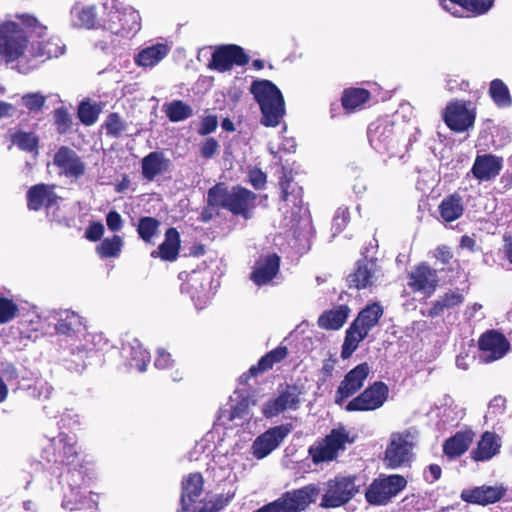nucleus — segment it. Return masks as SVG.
<instances>
[{
	"mask_svg": "<svg viewBox=\"0 0 512 512\" xmlns=\"http://www.w3.org/2000/svg\"><path fill=\"white\" fill-rule=\"evenodd\" d=\"M55 123L58 126L59 132H65L70 126V118L67 111L63 108H59L54 113Z\"/></svg>",
	"mask_w": 512,
	"mask_h": 512,
	"instance_id": "obj_55",
	"label": "nucleus"
},
{
	"mask_svg": "<svg viewBox=\"0 0 512 512\" xmlns=\"http://www.w3.org/2000/svg\"><path fill=\"white\" fill-rule=\"evenodd\" d=\"M349 221V211L346 207H340L337 209L336 214L333 218V226L335 233H339L346 226Z\"/></svg>",
	"mask_w": 512,
	"mask_h": 512,
	"instance_id": "obj_52",
	"label": "nucleus"
},
{
	"mask_svg": "<svg viewBox=\"0 0 512 512\" xmlns=\"http://www.w3.org/2000/svg\"><path fill=\"white\" fill-rule=\"evenodd\" d=\"M47 27L29 14H16L0 23V65H12L27 74L37 68L31 63L32 41L46 35Z\"/></svg>",
	"mask_w": 512,
	"mask_h": 512,
	"instance_id": "obj_2",
	"label": "nucleus"
},
{
	"mask_svg": "<svg viewBox=\"0 0 512 512\" xmlns=\"http://www.w3.org/2000/svg\"><path fill=\"white\" fill-rule=\"evenodd\" d=\"M163 110L172 122H180L192 116L191 107L180 100L165 104Z\"/></svg>",
	"mask_w": 512,
	"mask_h": 512,
	"instance_id": "obj_44",
	"label": "nucleus"
},
{
	"mask_svg": "<svg viewBox=\"0 0 512 512\" xmlns=\"http://www.w3.org/2000/svg\"><path fill=\"white\" fill-rule=\"evenodd\" d=\"M505 489L502 486H480L473 489H466L461 492V498L465 502L488 505L497 502L502 498Z\"/></svg>",
	"mask_w": 512,
	"mask_h": 512,
	"instance_id": "obj_23",
	"label": "nucleus"
},
{
	"mask_svg": "<svg viewBox=\"0 0 512 512\" xmlns=\"http://www.w3.org/2000/svg\"><path fill=\"white\" fill-rule=\"evenodd\" d=\"M279 266L280 258L276 254L262 256L255 263L251 280L257 286L266 285L276 276Z\"/></svg>",
	"mask_w": 512,
	"mask_h": 512,
	"instance_id": "obj_21",
	"label": "nucleus"
},
{
	"mask_svg": "<svg viewBox=\"0 0 512 512\" xmlns=\"http://www.w3.org/2000/svg\"><path fill=\"white\" fill-rule=\"evenodd\" d=\"M464 297L459 291H449L441 296L430 308L428 316H440L445 310L452 309L463 303Z\"/></svg>",
	"mask_w": 512,
	"mask_h": 512,
	"instance_id": "obj_38",
	"label": "nucleus"
},
{
	"mask_svg": "<svg viewBox=\"0 0 512 512\" xmlns=\"http://www.w3.org/2000/svg\"><path fill=\"white\" fill-rule=\"evenodd\" d=\"M107 134L118 137L126 130V124L117 113L108 116L105 123Z\"/></svg>",
	"mask_w": 512,
	"mask_h": 512,
	"instance_id": "obj_51",
	"label": "nucleus"
},
{
	"mask_svg": "<svg viewBox=\"0 0 512 512\" xmlns=\"http://www.w3.org/2000/svg\"><path fill=\"white\" fill-rule=\"evenodd\" d=\"M218 126L217 117L214 115H208L204 117L201 121V125L199 128V134L207 135L216 130Z\"/></svg>",
	"mask_w": 512,
	"mask_h": 512,
	"instance_id": "obj_56",
	"label": "nucleus"
},
{
	"mask_svg": "<svg viewBox=\"0 0 512 512\" xmlns=\"http://www.w3.org/2000/svg\"><path fill=\"white\" fill-rule=\"evenodd\" d=\"M438 210L444 222H453L459 219L464 212L462 197L454 194L444 198Z\"/></svg>",
	"mask_w": 512,
	"mask_h": 512,
	"instance_id": "obj_36",
	"label": "nucleus"
},
{
	"mask_svg": "<svg viewBox=\"0 0 512 512\" xmlns=\"http://www.w3.org/2000/svg\"><path fill=\"white\" fill-rule=\"evenodd\" d=\"M11 141L17 145L21 150L33 152L37 148L38 139L30 132H16L11 136Z\"/></svg>",
	"mask_w": 512,
	"mask_h": 512,
	"instance_id": "obj_47",
	"label": "nucleus"
},
{
	"mask_svg": "<svg viewBox=\"0 0 512 512\" xmlns=\"http://www.w3.org/2000/svg\"><path fill=\"white\" fill-rule=\"evenodd\" d=\"M71 23L74 27L91 29L97 24V12L94 5L76 3L71 8Z\"/></svg>",
	"mask_w": 512,
	"mask_h": 512,
	"instance_id": "obj_33",
	"label": "nucleus"
},
{
	"mask_svg": "<svg viewBox=\"0 0 512 512\" xmlns=\"http://www.w3.org/2000/svg\"><path fill=\"white\" fill-rule=\"evenodd\" d=\"M381 276L382 273L377 262L365 258L357 262L356 268L353 273L349 274L347 282L350 287L365 289L376 284Z\"/></svg>",
	"mask_w": 512,
	"mask_h": 512,
	"instance_id": "obj_13",
	"label": "nucleus"
},
{
	"mask_svg": "<svg viewBox=\"0 0 512 512\" xmlns=\"http://www.w3.org/2000/svg\"><path fill=\"white\" fill-rule=\"evenodd\" d=\"M54 164L67 177H79L85 171V165L78 155L70 148L62 147L54 156Z\"/></svg>",
	"mask_w": 512,
	"mask_h": 512,
	"instance_id": "obj_22",
	"label": "nucleus"
},
{
	"mask_svg": "<svg viewBox=\"0 0 512 512\" xmlns=\"http://www.w3.org/2000/svg\"><path fill=\"white\" fill-rule=\"evenodd\" d=\"M123 247V240L118 235L107 237L96 247V251L101 258H117Z\"/></svg>",
	"mask_w": 512,
	"mask_h": 512,
	"instance_id": "obj_43",
	"label": "nucleus"
},
{
	"mask_svg": "<svg viewBox=\"0 0 512 512\" xmlns=\"http://www.w3.org/2000/svg\"><path fill=\"white\" fill-rule=\"evenodd\" d=\"M172 358L170 353L164 349L157 350V357L155 359V366L159 369H167L172 365Z\"/></svg>",
	"mask_w": 512,
	"mask_h": 512,
	"instance_id": "obj_59",
	"label": "nucleus"
},
{
	"mask_svg": "<svg viewBox=\"0 0 512 512\" xmlns=\"http://www.w3.org/2000/svg\"><path fill=\"white\" fill-rule=\"evenodd\" d=\"M388 397V387L382 382H375L359 396L351 400L347 411H372L380 408Z\"/></svg>",
	"mask_w": 512,
	"mask_h": 512,
	"instance_id": "obj_11",
	"label": "nucleus"
},
{
	"mask_svg": "<svg viewBox=\"0 0 512 512\" xmlns=\"http://www.w3.org/2000/svg\"><path fill=\"white\" fill-rule=\"evenodd\" d=\"M49 462L63 463L70 466L61 476L63 484L62 507L68 511L90 510L97 508L98 495L88 492L93 478V470L78 459L76 440L73 436L60 433L50 440L45 448Z\"/></svg>",
	"mask_w": 512,
	"mask_h": 512,
	"instance_id": "obj_1",
	"label": "nucleus"
},
{
	"mask_svg": "<svg viewBox=\"0 0 512 512\" xmlns=\"http://www.w3.org/2000/svg\"><path fill=\"white\" fill-rule=\"evenodd\" d=\"M100 109L97 105L89 102H82L78 109V116L82 123L92 125L98 118Z\"/></svg>",
	"mask_w": 512,
	"mask_h": 512,
	"instance_id": "obj_50",
	"label": "nucleus"
},
{
	"mask_svg": "<svg viewBox=\"0 0 512 512\" xmlns=\"http://www.w3.org/2000/svg\"><path fill=\"white\" fill-rule=\"evenodd\" d=\"M444 120L452 130L463 132L473 126L475 115L464 103L454 102L447 106Z\"/></svg>",
	"mask_w": 512,
	"mask_h": 512,
	"instance_id": "obj_20",
	"label": "nucleus"
},
{
	"mask_svg": "<svg viewBox=\"0 0 512 512\" xmlns=\"http://www.w3.org/2000/svg\"><path fill=\"white\" fill-rule=\"evenodd\" d=\"M51 316L58 321L55 329L60 334L73 335L80 333L84 328L82 318L73 311L52 312Z\"/></svg>",
	"mask_w": 512,
	"mask_h": 512,
	"instance_id": "obj_30",
	"label": "nucleus"
},
{
	"mask_svg": "<svg viewBox=\"0 0 512 512\" xmlns=\"http://www.w3.org/2000/svg\"><path fill=\"white\" fill-rule=\"evenodd\" d=\"M349 441L347 431L343 427L333 429L323 440L314 443L309 448V455L314 464L330 462L336 459L339 451L345 449Z\"/></svg>",
	"mask_w": 512,
	"mask_h": 512,
	"instance_id": "obj_9",
	"label": "nucleus"
},
{
	"mask_svg": "<svg viewBox=\"0 0 512 512\" xmlns=\"http://www.w3.org/2000/svg\"><path fill=\"white\" fill-rule=\"evenodd\" d=\"M27 197L29 209L35 211L42 207L51 208L57 204L59 199L54 192V186L46 184H38L31 187Z\"/></svg>",
	"mask_w": 512,
	"mask_h": 512,
	"instance_id": "obj_26",
	"label": "nucleus"
},
{
	"mask_svg": "<svg viewBox=\"0 0 512 512\" xmlns=\"http://www.w3.org/2000/svg\"><path fill=\"white\" fill-rule=\"evenodd\" d=\"M160 222L152 217H143L139 220L138 234L145 242H151L158 232Z\"/></svg>",
	"mask_w": 512,
	"mask_h": 512,
	"instance_id": "obj_46",
	"label": "nucleus"
},
{
	"mask_svg": "<svg viewBox=\"0 0 512 512\" xmlns=\"http://www.w3.org/2000/svg\"><path fill=\"white\" fill-rule=\"evenodd\" d=\"M368 331L363 329L357 323L353 322L346 332V337L342 347V357L348 358L357 349L359 343L368 335Z\"/></svg>",
	"mask_w": 512,
	"mask_h": 512,
	"instance_id": "obj_40",
	"label": "nucleus"
},
{
	"mask_svg": "<svg viewBox=\"0 0 512 512\" xmlns=\"http://www.w3.org/2000/svg\"><path fill=\"white\" fill-rule=\"evenodd\" d=\"M473 440V434L469 431L457 432L447 439L443 445L444 453L450 457H459L465 453Z\"/></svg>",
	"mask_w": 512,
	"mask_h": 512,
	"instance_id": "obj_35",
	"label": "nucleus"
},
{
	"mask_svg": "<svg viewBox=\"0 0 512 512\" xmlns=\"http://www.w3.org/2000/svg\"><path fill=\"white\" fill-rule=\"evenodd\" d=\"M502 159L491 155H479L472 167L473 175L480 181H489L497 177L502 169Z\"/></svg>",
	"mask_w": 512,
	"mask_h": 512,
	"instance_id": "obj_25",
	"label": "nucleus"
},
{
	"mask_svg": "<svg viewBox=\"0 0 512 512\" xmlns=\"http://www.w3.org/2000/svg\"><path fill=\"white\" fill-rule=\"evenodd\" d=\"M170 49L166 43L159 42L148 45L135 54L134 62L141 68H153L168 55Z\"/></svg>",
	"mask_w": 512,
	"mask_h": 512,
	"instance_id": "obj_24",
	"label": "nucleus"
},
{
	"mask_svg": "<svg viewBox=\"0 0 512 512\" xmlns=\"http://www.w3.org/2000/svg\"><path fill=\"white\" fill-rule=\"evenodd\" d=\"M18 311V305L12 299L0 296V324L12 321Z\"/></svg>",
	"mask_w": 512,
	"mask_h": 512,
	"instance_id": "obj_48",
	"label": "nucleus"
},
{
	"mask_svg": "<svg viewBox=\"0 0 512 512\" xmlns=\"http://www.w3.org/2000/svg\"><path fill=\"white\" fill-rule=\"evenodd\" d=\"M301 389L296 385H287L279 395L268 401L262 408L267 418L279 415L286 410H296L301 403Z\"/></svg>",
	"mask_w": 512,
	"mask_h": 512,
	"instance_id": "obj_12",
	"label": "nucleus"
},
{
	"mask_svg": "<svg viewBox=\"0 0 512 512\" xmlns=\"http://www.w3.org/2000/svg\"><path fill=\"white\" fill-rule=\"evenodd\" d=\"M370 94L362 88L346 89L342 96V105L347 112L361 109L369 100Z\"/></svg>",
	"mask_w": 512,
	"mask_h": 512,
	"instance_id": "obj_37",
	"label": "nucleus"
},
{
	"mask_svg": "<svg viewBox=\"0 0 512 512\" xmlns=\"http://www.w3.org/2000/svg\"><path fill=\"white\" fill-rule=\"evenodd\" d=\"M504 252L509 260L510 263H512V237L511 236H504Z\"/></svg>",
	"mask_w": 512,
	"mask_h": 512,
	"instance_id": "obj_63",
	"label": "nucleus"
},
{
	"mask_svg": "<svg viewBox=\"0 0 512 512\" xmlns=\"http://www.w3.org/2000/svg\"><path fill=\"white\" fill-rule=\"evenodd\" d=\"M169 159L165 158L162 152H151L142 161V175L145 179L152 181L157 175L168 169Z\"/></svg>",
	"mask_w": 512,
	"mask_h": 512,
	"instance_id": "obj_32",
	"label": "nucleus"
},
{
	"mask_svg": "<svg viewBox=\"0 0 512 512\" xmlns=\"http://www.w3.org/2000/svg\"><path fill=\"white\" fill-rule=\"evenodd\" d=\"M46 96L41 92L26 93L22 95L21 102L30 112H39L46 103Z\"/></svg>",
	"mask_w": 512,
	"mask_h": 512,
	"instance_id": "obj_49",
	"label": "nucleus"
},
{
	"mask_svg": "<svg viewBox=\"0 0 512 512\" xmlns=\"http://www.w3.org/2000/svg\"><path fill=\"white\" fill-rule=\"evenodd\" d=\"M256 194L242 187L226 188L222 184L215 185L208 191L207 202L210 206L224 208L234 215L245 219L252 216L255 208Z\"/></svg>",
	"mask_w": 512,
	"mask_h": 512,
	"instance_id": "obj_4",
	"label": "nucleus"
},
{
	"mask_svg": "<svg viewBox=\"0 0 512 512\" xmlns=\"http://www.w3.org/2000/svg\"><path fill=\"white\" fill-rule=\"evenodd\" d=\"M288 355V349L285 346H279L274 350L264 355L256 366H252L249 369V373L252 376L257 375L260 372L267 371L273 367L274 364L279 363L285 359Z\"/></svg>",
	"mask_w": 512,
	"mask_h": 512,
	"instance_id": "obj_39",
	"label": "nucleus"
},
{
	"mask_svg": "<svg viewBox=\"0 0 512 512\" xmlns=\"http://www.w3.org/2000/svg\"><path fill=\"white\" fill-rule=\"evenodd\" d=\"M350 309L346 305L337 306L325 311L318 318L319 327L327 330H337L346 322Z\"/></svg>",
	"mask_w": 512,
	"mask_h": 512,
	"instance_id": "obj_34",
	"label": "nucleus"
},
{
	"mask_svg": "<svg viewBox=\"0 0 512 512\" xmlns=\"http://www.w3.org/2000/svg\"><path fill=\"white\" fill-rule=\"evenodd\" d=\"M122 350L130 367H134L140 372L146 370L147 364L150 361V354L143 348L138 339L134 338L125 343Z\"/></svg>",
	"mask_w": 512,
	"mask_h": 512,
	"instance_id": "obj_28",
	"label": "nucleus"
},
{
	"mask_svg": "<svg viewBox=\"0 0 512 512\" xmlns=\"http://www.w3.org/2000/svg\"><path fill=\"white\" fill-rule=\"evenodd\" d=\"M479 348L481 350V360L488 363L501 359L506 355L510 345L501 333L489 331L479 339Z\"/></svg>",
	"mask_w": 512,
	"mask_h": 512,
	"instance_id": "obj_15",
	"label": "nucleus"
},
{
	"mask_svg": "<svg viewBox=\"0 0 512 512\" xmlns=\"http://www.w3.org/2000/svg\"><path fill=\"white\" fill-rule=\"evenodd\" d=\"M218 142L214 138H208L205 140V142L201 145V155L204 158H211L216 151L218 150Z\"/></svg>",
	"mask_w": 512,
	"mask_h": 512,
	"instance_id": "obj_58",
	"label": "nucleus"
},
{
	"mask_svg": "<svg viewBox=\"0 0 512 512\" xmlns=\"http://www.w3.org/2000/svg\"><path fill=\"white\" fill-rule=\"evenodd\" d=\"M418 440L417 430L409 428L401 432H394L390 436L385 451V461L389 468L396 469L411 461L412 450Z\"/></svg>",
	"mask_w": 512,
	"mask_h": 512,
	"instance_id": "obj_5",
	"label": "nucleus"
},
{
	"mask_svg": "<svg viewBox=\"0 0 512 512\" xmlns=\"http://www.w3.org/2000/svg\"><path fill=\"white\" fill-rule=\"evenodd\" d=\"M249 181L256 189H261L266 183V175L259 169H253L249 172Z\"/></svg>",
	"mask_w": 512,
	"mask_h": 512,
	"instance_id": "obj_60",
	"label": "nucleus"
},
{
	"mask_svg": "<svg viewBox=\"0 0 512 512\" xmlns=\"http://www.w3.org/2000/svg\"><path fill=\"white\" fill-rule=\"evenodd\" d=\"M204 480L200 473H191L182 480L181 508L182 512L189 511L193 503L202 494Z\"/></svg>",
	"mask_w": 512,
	"mask_h": 512,
	"instance_id": "obj_27",
	"label": "nucleus"
},
{
	"mask_svg": "<svg viewBox=\"0 0 512 512\" xmlns=\"http://www.w3.org/2000/svg\"><path fill=\"white\" fill-rule=\"evenodd\" d=\"M406 486L407 480L401 475L379 477L369 485L365 497L368 503L383 506L388 504Z\"/></svg>",
	"mask_w": 512,
	"mask_h": 512,
	"instance_id": "obj_6",
	"label": "nucleus"
},
{
	"mask_svg": "<svg viewBox=\"0 0 512 512\" xmlns=\"http://www.w3.org/2000/svg\"><path fill=\"white\" fill-rule=\"evenodd\" d=\"M260 106L261 123L266 127H276L285 115V101L278 87L269 80H255L250 88Z\"/></svg>",
	"mask_w": 512,
	"mask_h": 512,
	"instance_id": "obj_3",
	"label": "nucleus"
},
{
	"mask_svg": "<svg viewBox=\"0 0 512 512\" xmlns=\"http://www.w3.org/2000/svg\"><path fill=\"white\" fill-rule=\"evenodd\" d=\"M254 404V401L251 400L250 398H241L236 405H233L231 407L229 419L231 421H249L252 417V414L250 412V406Z\"/></svg>",
	"mask_w": 512,
	"mask_h": 512,
	"instance_id": "obj_45",
	"label": "nucleus"
},
{
	"mask_svg": "<svg viewBox=\"0 0 512 512\" xmlns=\"http://www.w3.org/2000/svg\"><path fill=\"white\" fill-rule=\"evenodd\" d=\"M383 315V308L379 303H373L364 308L354 321L366 331H370Z\"/></svg>",
	"mask_w": 512,
	"mask_h": 512,
	"instance_id": "obj_41",
	"label": "nucleus"
},
{
	"mask_svg": "<svg viewBox=\"0 0 512 512\" xmlns=\"http://www.w3.org/2000/svg\"><path fill=\"white\" fill-rule=\"evenodd\" d=\"M249 61L243 49L236 45H226L217 48L210 63V68L219 72L230 70L234 65L242 66Z\"/></svg>",
	"mask_w": 512,
	"mask_h": 512,
	"instance_id": "obj_14",
	"label": "nucleus"
},
{
	"mask_svg": "<svg viewBox=\"0 0 512 512\" xmlns=\"http://www.w3.org/2000/svg\"><path fill=\"white\" fill-rule=\"evenodd\" d=\"M106 224L109 230L113 232L120 231L123 227V220L121 215L116 211H110L106 215Z\"/></svg>",
	"mask_w": 512,
	"mask_h": 512,
	"instance_id": "obj_57",
	"label": "nucleus"
},
{
	"mask_svg": "<svg viewBox=\"0 0 512 512\" xmlns=\"http://www.w3.org/2000/svg\"><path fill=\"white\" fill-rule=\"evenodd\" d=\"M42 38H32V56L31 63H36L37 65L40 62H44L45 60L51 59L53 57L57 58L64 54L65 45L59 38H50L46 41Z\"/></svg>",
	"mask_w": 512,
	"mask_h": 512,
	"instance_id": "obj_19",
	"label": "nucleus"
},
{
	"mask_svg": "<svg viewBox=\"0 0 512 512\" xmlns=\"http://www.w3.org/2000/svg\"><path fill=\"white\" fill-rule=\"evenodd\" d=\"M501 448L500 437L493 432L482 434L477 448L472 451V458L475 461H487L497 455Z\"/></svg>",
	"mask_w": 512,
	"mask_h": 512,
	"instance_id": "obj_29",
	"label": "nucleus"
},
{
	"mask_svg": "<svg viewBox=\"0 0 512 512\" xmlns=\"http://www.w3.org/2000/svg\"><path fill=\"white\" fill-rule=\"evenodd\" d=\"M180 249V235L175 228H169L165 239L157 250L151 252V257L161 258L164 261H175Z\"/></svg>",
	"mask_w": 512,
	"mask_h": 512,
	"instance_id": "obj_31",
	"label": "nucleus"
},
{
	"mask_svg": "<svg viewBox=\"0 0 512 512\" xmlns=\"http://www.w3.org/2000/svg\"><path fill=\"white\" fill-rule=\"evenodd\" d=\"M104 230V225L101 222H91L85 231V238L91 242L99 241Z\"/></svg>",
	"mask_w": 512,
	"mask_h": 512,
	"instance_id": "obj_53",
	"label": "nucleus"
},
{
	"mask_svg": "<svg viewBox=\"0 0 512 512\" xmlns=\"http://www.w3.org/2000/svg\"><path fill=\"white\" fill-rule=\"evenodd\" d=\"M281 185V189H282V195H281V198L284 202H293V204L295 205L296 207V210L297 212L293 211L292 212V215H291V219H290V223L292 225H294V223L297 222V213L301 211V207L297 205V196H293L294 199L291 200L290 199V194L288 192V188H289V183L288 182H281L280 183Z\"/></svg>",
	"mask_w": 512,
	"mask_h": 512,
	"instance_id": "obj_54",
	"label": "nucleus"
},
{
	"mask_svg": "<svg viewBox=\"0 0 512 512\" xmlns=\"http://www.w3.org/2000/svg\"><path fill=\"white\" fill-rule=\"evenodd\" d=\"M370 145L378 152L395 154L404 139H401L395 130L393 122L388 119H378L368 128Z\"/></svg>",
	"mask_w": 512,
	"mask_h": 512,
	"instance_id": "obj_7",
	"label": "nucleus"
},
{
	"mask_svg": "<svg viewBox=\"0 0 512 512\" xmlns=\"http://www.w3.org/2000/svg\"><path fill=\"white\" fill-rule=\"evenodd\" d=\"M230 499H231L230 496L218 494L208 501L210 503V506L213 508L214 512H219L224 507H226L228 505V503L230 502Z\"/></svg>",
	"mask_w": 512,
	"mask_h": 512,
	"instance_id": "obj_61",
	"label": "nucleus"
},
{
	"mask_svg": "<svg viewBox=\"0 0 512 512\" xmlns=\"http://www.w3.org/2000/svg\"><path fill=\"white\" fill-rule=\"evenodd\" d=\"M460 244L462 248L468 249L470 251H473L476 246L475 240L467 235L461 237Z\"/></svg>",
	"mask_w": 512,
	"mask_h": 512,
	"instance_id": "obj_64",
	"label": "nucleus"
},
{
	"mask_svg": "<svg viewBox=\"0 0 512 512\" xmlns=\"http://www.w3.org/2000/svg\"><path fill=\"white\" fill-rule=\"evenodd\" d=\"M291 433V426L278 425L269 428L259 435L252 444V454L256 459H263L277 449L284 439Z\"/></svg>",
	"mask_w": 512,
	"mask_h": 512,
	"instance_id": "obj_10",
	"label": "nucleus"
},
{
	"mask_svg": "<svg viewBox=\"0 0 512 512\" xmlns=\"http://www.w3.org/2000/svg\"><path fill=\"white\" fill-rule=\"evenodd\" d=\"M438 284L437 272L426 264L418 265L409 274L408 285L414 291L421 292L425 295H431Z\"/></svg>",
	"mask_w": 512,
	"mask_h": 512,
	"instance_id": "obj_17",
	"label": "nucleus"
},
{
	"mask_svg": "<svg viewBox=\"0 0 512 512\" xmlns=\"http://www.w3.org/2000/svg\"><path fill=\"white\" fill-rule=\"evenodd\" d=\"M104 27L113 34L127 38L133 37L141 29V17L133 7H123L107 14Z\"/></svg>",
	"mask_w": 512,
	"mask_h": 512,
	"instance_id": "obj_8",
	"label": "nucleus"
},
{
	"mask_svg": "<svg viewBox=\"0 0 512 512\" xmlns=\"http://www.w3.org/2000/svg\"><path fill=\"white\" fill-rule=\"evenodd\" d=\"M369 372L367 363H361L348 372L338 387L336 403L341 405L346 398L356 393L363 386Z\"/></svg>",
	"mask_w": 512,
	"mask_h": 512,
	"instance_id": "obj_16",
	"label": "nucleus"
},
{
	"mask_svg": "<svg viewBox=\"0 0 512 512\" xmlns=\"http://www.w3.org/2000/svg\"><path fill=\"white\" fill-rule=\"evenodd\" d=\"M489 95L499 108L512 106V98L507 85L500 79H494L490 83Z\"/></svg>",
	"mask_w": 512,
	"mask_h": 512,
	"instance_id": "obj_42",
	"label": "nucleus"
},
{
	"mask_svg": "<svg viewBox=\"0 0 512 512\" xmlns=\"http://www.w3.org/2000/svg\"><path fill=\"white\" fill-rule=\"evenodd\" d=\"M441 476V468L436 464H432L428 467V471L425 474L426 480L434 482Z\"/></svg>",
	"mask_w": 512,
	"mask_h": 512,
	"instance_id": "obj_62",
	"label": "nucleus"
},
{
	"mask_svg": "<svg viewBox=\"0 0 512 512\" xmlns=\"http://www.w3.org/2000/svg\"><path fill=\"white\" fill-rule=\"evenodd\" d=\"M443 9L456 17H464V11L474 15H482L488 12L494 4V0H439Z\"/></svg>",
	"mask_w": 512,
	"mask_h": 512,
	"instance_id": "obj_18",
	"label": "nucleus"
}]
</instances>
